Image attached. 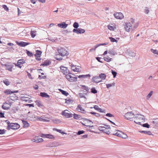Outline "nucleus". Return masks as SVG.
Wrapping results in <instances>:
<instances>
[{"mask_svg":"<svg viewBox=\"0 0 158 158\" xmlns=\"http://www.w3.org/2000/svg\"><path fill=\"white\" fill-rule=\"evenodd\" d=\"M42 53V52L39 50H37L36 51V53L35 55V57H37V56H40Z\"/></svg>","mask_w":158,"mask_h":158,"instance_id":"nucleus-34","label":"nucleus"},{"mask_svg":"<svg viewBox=\"0 0 158 158\" xmlns=\"http://www.w3.org/2000/svg\"><path fill=\"white\" fill-rule=\"evenodd\" d=\"M5 122L8 124L7 129L8 130H10V129H11L14 130H16L20 127V125L16 123H10L8 120H6Z\"/></svg>","mask_w":158,"mask_h":158,"instance_id":"nucleus-1","label":"nucleus"},{"mask_svg":"<svg viewBox=\"0 0 158 158\" xmlns=\"http://www.w3.org/2000/svg\"><path fill=\"white\" fill-rule=\"evenodd\" d=\"M84 131L83 130H80L78 131L77 133V135H80L84 133Z\"/></svg>","mask_w":158,"mask_h":158,"instance_id":"nucleus-52","label":"nucleus"},{"mask_svg":"<svg viewBox=\"0 0 158 158\" xmlns=\"http://www.w3.org/2000/svg\"><path fill=\"white\" fill-rule=\"evenodd\" d=\"M98 77H99L100 79L101 80H104L105 79L106 75V74L103 73H101L99 74Z\"/></svg>","mask_w":158,"mask_h":158,"instance_id":"nucleus-20","label":"nucleus"},{"mask_svg":"<svg viewBox=\"0 0 158 158\" xmlns=\"http://www.w3.org/2000/svg\"><path fill=\"white\" fill-rule=\"evenodd\" d=\"M153 120L152 123L156 127H158V118H154Z\"/></svg>","mask_w":158,"mask_h":158,"instance_id":"nucleus-19","label":"nucleus"},{"mask_svg":"<svg viewBox=\"0 0 158 158\" xmlns=\"http://www.w3.org/2000/svg\"><path fill=\"white\" fill-rule=\"evenodd\" d=\"M36 31L31 30L30 32V34L32 38H34L36 36Z\"/></svg>","mask_w":158,"mask_h":158,"instance_id":"nucleus-33","label":"nucleus"},{"mask_svg":"<svg viewBox=\"0 0 158 158\" xmlns=\"http://www.w3.org/2000/svg\"><path fill=\"white\" fill-rule=\"evenodd\" d=\"M6 131L5 129L0 130V134H3L5 133Z\"/></svg>","mask_w":158,"mask_h":158,"instance_id":"nucleus-58","label":"nucleus"},{"mask_svg":"<svg viewBox=\"0 0 158 158\" xmlns=\"http://www.w3.org/2000/svg\"><path fill=\"white\" fill-rule=\"evenodd\" d=\"M8 98L9 100L14 101L17 99V97L16 96L15 94H13L12 95H10Z\"/></svg>","mask_w":158,"mask_h":158,"instance_id":"nucleus-17","label":"nucleus"},{"mask_svg":"<svg viewBox=\"0 0 158 158\" xmlns=\"http://www.w3.org/2000/svg\"><path fill=\"white\" fill-rule=\"evenodd\" d=\"M41 137L44 138H54L55 137L52 135L47 134H44L42 133L39 134L38 135V136H36V137H37L38 138L39 137Z\"/></svg>","mask_w":158,"mask_h":158,"instance_id":"nucleus-6","label":"nucleus"},{"mask_svg":"<svg viewBox=\"0 0 158 158\" xmlns=\"http://www.w3.org/2000/svg\"><path fill=\"white\" fill-rule=\"evenodd\" d=\"M106 116H107V117H113V115L110 113H108L106 114Z\"/></svg>","mask_w":158,"mask_h":158,"instance_id":"nucleus-56","label":"nucleus"},{"mask_svg":"<svg viewBox=\"0 0 158 158\" xmlns=\"http://www.w3.org/2000/svg\"><path fill=\"white\" fill-rule=\"evenodd\" d=\"M22 122L24 125V126L23 127H27L29 126V124L28 123V122L27 121H25V120H23Z\"/></svg>","mask_w":158,"mask_h":158,"instance_id":"nucleus-30","label":"nucleus"},{"mask_svg":"<svg viewBox=\"0 0 158 158\" xmlns=\"http://www.w3.org/2000/svg\"><path fill=\"white\" fill-rule=\"evenodd\" d=\"M53 130H54V131H57L58 132H59L60 133H61L62 131L61 130L58 129H57L56 128H54L53 129Z\"/></svg>","mask_w":158,"mask_h":158,"instance_id":"nucleus-63","label":"nucleus"},{"mask_svg":"<svg viewBox=\"0 0 158 158\" xmlns=\"http://www.w3.org/2000/svg\"><path fill=\"white\" fill-rule=\"evenodd\" d=\"M51 64V62L50 60H46L44 62L42 65L44 66H47Z\"/></svg>","mask_w":158,"mask_h":158,"instance_id":"nucleus-24","label":"nucleus"},{"mask_svg":"<svg viewBox=\"0 0 158 158\" xmlns=\"http://www.w3.org/2000/svg\"><path fill=\"white\" fill-rule=\"evenodd\" d=\"M121 131H118L117 132H116V133H115V134H113L114 135L120 137V135L121 134Z\"/></svg>","mask_w":158,"mask_h":158,"instance_id":"nucleus-38","label":"nucleus"},{"mask_svg":"<svg viewBox=\"0 0 158 158\" xmlns=\"http://www.w3.org/2000/svg\"><path fill=\"white\" fill-rule=\"evenodd\" d=\"M134 116V114L132 113V112H128L124 115L125 118L127 120H130L131 121L133 120L132 119Z\"/></svg>","mask_w":158,"mask_h":158,"instance_id":"nucleus-4","label":"nucleus"},{"mask_svg":"<svg viewBox=\"0 0 158 158\" xmlns=\"http://www.w3.org/2000/svg\"><path fill=\"white\" fill-rule=\"evenodd\" d=\"M3 82L7 86L8 85L10 84L9 81L7 80H4L3 81Z\"/></svg>","mask_w":158,"mask_h":158,"instance_id":"nucleus-54","label":"nucleus"},{"mask_svg":"<svg viewBox=\"0 0 158 158\" xmlns=\"http://www.w3.org/2000/svg\"><path fill=\"white\" fill-rule=\"evenodd\" d=\"M114 16L116 18L118 19H122L124 17L123 14L121 12L115 13L114 14Z\"/></svg>","mask_w":158,"mask_h":158,"instance_id":"nucleus-9","label":"nucleus"},{"mask_svg":"<svg viewBox=\"0 0 158 158\" xmlns=\"http://www.w3.org/2000/svg\"><path fill=\"white\" fill-rule=\"evenodd\" d=\"M142 126L143 127H147V128H149V127H150V125L148 123H146L143 124L142 125Z\"/></svg>","mask_w":158,"mask_h":158,"instance_id":"nucleus-51","label":"nucleus"},{"mask_svg":"<svg viewBox=\"0 0 158 158\" xmlns=\"http://www.w3.org/2000/svg\"><path fill=\"white\" fill-rule=\"evenodd\" d=\"M57 26L60 28H65L68 26V24L66 23L65 22H62L58 24Z\"/></svg>","mask_w":158,"mask_h":158,"instance_id":"nucleus-14","label":"nucleus"},{"mask_svg":"<svg viewBox=\"0 0 158 158\" xmlns=\"http://www.w3.org/2000/svg\"><path fill=\"white\" fill-rule=\"evenodd\" d=\"M90 77V75L88 74L85 75H80L78 76V77L80 78L83 79L85 78Z\"/></svg>","mask_w":158,"mask_h":158,"instance_id":"nucleus-22","label":"nucleus"},{"mask_svg":"<svg viewBox=\"0 0 158 158\" xmlns=\"http://www.w3.org/2000/svg\"><path fill=\"white\" fill-rule=\"evenodd\" d=\"M115 83L114 82H113L111 84H107L106 85V88H109L110 87H112V86H114Z\"/></svg>","mask_w":158,"mask_h":158,"instance_id":"nucleus-41","label":"nucleus"},{"mask_svg":"<svg viewBox=\"0 0 158 158\" xmlns=\"http://www.w3.org/2000/svg\"><path fill=\"white\" fill-rule=\"evenodd\" d=\"M132 28V25L130 23H127L126 24L125 28L127 31H130V29H131Z\"/></svg>","mask_w":158,"mask_h":158,"instance_id":"nucleus-10","label":"nucleus"},{"mask_svg":"<svg viewBox=\"0 0 158 158\" xmlns=\"http://www.w3.org/2000/svg\"><path fill=\"white\" fill-rule=\"evenodd\" d=\"M73 26L75 28L74 29H77L79 26V25L77 22H75L74 23Z\"/></svg>","mask_w":158,"mask_h":158,"instance_id":"nucleus-37","label":"nucleus"},{"mask_svg":"<svg viewBox=\"0 0 158 158\" xmlns=\"http://www.w3.org/2000/svg\"><path fill=\"white\" fill-rule=\"evenodd\" d=\"M61 71L64 74H66L68 72L69 70H68V68L67 67H61L60 68Z\"/></svg>","mask_w":158,"mask_h":158,"instance_id":"nucleus-15","label":"nucleus"},{"mask_svg":"<svg viewBox=\"0 0 158 158\" xmlns=\"http://www.w3.org/2000/svg\"><path fill=\"white\" fill-rule=\"evenodd\" d=\"M31 141L32 142L36 143H40L43 142L44 141L43 139H31Z\"/></svg>","mask_w":158,"mask_h":158,"instance_id":"nucleus-23","label":"nucleus"},{"mask_svg":"<svg viewBox=\"0 0 158 158\" xmlns=\"http://www.w3.org/2000/svg\"><path fill=\"white\" fill-rule=\"evenodd\" d=\"M26 51L27 54L28 56L31 57L33 56V55L32 52H30L29 51L27 50H26Z\"/></svg>","mask_w":158,"mask_h":158,"instance_id":"nucleus-46","label":"nucleus"},{"mask_svg":"<svg viewBox=\"0 0 158 158\" xmlns=\"http://www.w3.org/2000/svg\"><path fill=\"white\" fill-rule=\"evenodd\" d=\"M96 59L98 62L100 63H103L100 60L101 59H102L101 58L97 57H96Z\"/></svg>","mask_w":158,"mask_h":158,"instance_id":"nucleus-59","label":"nucleus"},{"mask_svg":"<svg viewBox=\"0 0 158 158\" xmlns=\"http://www.w3.org/2000/svg\"><path fill=\"white\" fill-rule=\"evenodd\" d=\"M103 132L106 133L107 134H109L110 133L109 131L108 130V129H106V127L104 129V130Z\"/></svg>","mask_w":158,"mask_h":158,"instance_id":"nucleus-53","label":"nucleus"},{"mask_svg":"<svg viewBox=\"0 0 158 158\" xmlns=\"http://www.w3.org/2000/svg\"><path fill=\"white\" fill-rule=\"evenodd\" d=\"M91 92L92 93L96 94L97 93V91L94 87L92 88L91 89Z\"/></svg>","mask_w":158,"mask_h":158,"instance_id":"nucleus-40","label":"nucleus"},{"mask_svg":"<svg viewBox=\"0 0 158 158\" xmlns=\"http://www.w3.org/2000/svg\"><path fill=\"white\" fill-rule=\"evenodd\" d=\"M108 52L109 54L113 56L117 54L116 52L113 50H109Z\"/></svg>","mask_w":158,"mask_h":158,"instance_id":"nucleus-27","label":"nucleus"},{"mask_svg":"<svg viewBox=\"0 0 158 158\" xmlns=\"http://www.w3.org/2000/svg\"><path fill=\"white\" fill-rule=\"evenodd\" d=\"M14 64L15 65V66H17V67H18L19 68H22V66L20 65H19L18 64V62H17V63H14Z\"/></svg>","mask_w":158,"mask_h":158,"instance_id":"nucleus-62","label":"nucleus"},{"mask_svg":"<svg viewBox=\"0 0 158 158\" xmlns=\"http://www.w3.org/2000/svg\"><path fill=\"white\" fill-rule=\"evenodd\" d=\"M73 118L75 119H82V116L79 115L75 114H73Z\"/></svg>","mask_w":158,"mask_h":158,"instance_id":"nucleus-21","label":"nucleus"},{"mask_svg":"<svg viewBox=\"0 0 158 158\" xmlns=\"http://www.w3.org/2000/svg\"><path fill=\"white\" fill-rule=\"evenodd\" d=\"M109 39L110 40V41L111 42H117V40L116 39H115L114 38L110 37H109Z\"/></svg>","mask_w":158,"mask_h":158,"instance_id":"nucleus-45","label":"nucleus"},{"mask_svg":"<svg viewBox=\"0 0 158 158\" xmlns=\"http://www.w3.org/2000/svg\"><path fill=\"white\" fill-rule=\"evenodd\" d=\"M153 94V91H151L149 94L146 96V99L147 100H148L152 96Z\"/></svg>","mask_w":158,"mask_h":158,"instance_id":"nucleus-36","label":"nucleus"},{"mask_svg":"<svg viewBox=\"0 0 158 158\" xmlns=\"http://www.w3.org/2000/svg\"><path fill=\"white\" fill-rule=\"evenodd\" d=\"M69 111L68 110H65L62 112V114L67 118H70L73 117V114L69 113Z\"/></svg>","mask_w":158,"mask_h":158,"instance_id":"nucleus-7","label":"nucleus"},{"mask_svg":"<svg viewBox=\"0 0 158 158\" xmlns=\"http://www.w3.org/2000/svg\"><path fill=\"white\" fill-rule=\"evenodd\" d=\"M108 28L111 31H113L114 30L113 27L110 25H108Z\"/></svg>","mask_w":158,"mask_h":158,"instance_id":"nucleus-55","label":"nucleus"},{"mask_svg":"<svg viewBox=\"0 0 158 158\" xmlns=\"http://www.w3.org/2000/svg\"><path fill=\"white\" fill-rule=\"evenodd\" d=\"M71 69L73 71L77 72H79L80 69V68H76V65L75 66L74 65L71 64Z\"/></svg>","mask_w":158,"mask_h":158,"instance_id":"nucleus-16","label":"nucleus"},{"mask_svg":"<svg viewBox=\"0 0 158 158\" xmlns=\"http://www.w3.org/2000/svg\"><path fill=\"white\" fill-rule=\"evenodd\" d=\"M149 10L148 7H145L144 9V12L146 14H148L149 12Z\"/></svg>","mask_w":158,"mask_h":158,"instance_id":"nucleus-44","label":"nucleus"},{"mask_svg":"<svg viewBox=\"0 0 158 158\" xmlns=\"http://www.w3.org/2000/svg\"><path fill=\"white\" fill-rule=\"evenodd\" d=\"M22 99L23 101H27L28 100V98L25 97H22Z\"/></svg>","mask_w":158,"mask_h":158,"instance_id":"nucleus-60","label":"nucleus"},{"mask_svg":"<svg viewBox=\"0 0 158 158\" xmlns=\"http://www.w3.org/2000/svg\"><path fill=\"white\" fill-rule=\"evenodd\" d=\"M151 51L154 54H156L157 55L158 54V51H157V50L156 49H151Z\"/></svg>","mask_w":158,"mask_h":158,"instance_id":"nucleus-47","label":"nucleus"},{"mask_svg":"<svg viewBox=\"0 0 158 158\" xmlns=\"http://www.w3.org/2000/svg\"><path fill=\"white\" fill-rule=\"evenodd\" d=\"M105 128V127H104L101 126L99 127L98 129L100 131H103Z\"/></svg>","mask_w":158,"mask_h":158,"instance_id":"nucleus-49","label":"nucleus"},{"mask_svg":"<svg viewBox=\"0 0 158 158\" xmlns=\"http://www.w3.org/2000/svg\"><path fill=\"white\" fill-rule=\"evenodd\" d=\"M38 78L40 79H41L42 78H43V79H46V76H41V75H39V76Z\"/></svg>","mask_w":158,"mask_h":158,"instance_id":"nucleus-57","label":"nucleus"},{"mask_svg":"<svg viewBox=\"0 0 158 158\" xmlns=\"http://www.w3.org/2000/svg\"><path fill=\"white\" fill-rule=\"evenodd\" d=\"M27 76H28V77L29 78H30L31 79H33V78L31 77V75L30 73H29L28 72H27Z\"/></svg>","mask_w":158,"mask_h":158,"instance_id":"nucleus-61","label":"nucleus"},{"mask_svg":"<svg viewBox=\"0 0 158 158\" xmlns=\"http://www.w3.org/2000/svg\"><path fill=\"white\" fill-rule=\"evenodd\" d=\"M2 7L4 9V10H6V11H8V10H9L8 8L7 7V6L6 5H2Z\"/></svg>","mask_w":158,"mask_h":158,"instance_id":"nucleus-50","label":"nucleus"},{"mask_svg":"<svg viewBox=\"0 0 158 158\" xmlns=\"http://www.w3.org/2000/svg\"><path fill=\"white\" fill-rule=\"evenodd\" d=\"M81 88L84 90H85L86 91L88 92L89 90V87L87 86H86L85 85H81Z\"/></svg>","mask_w":158,"mask_h":158,"instance_id":"nucleus-35","label":"nucleus"},{"mask_svg":"<svg viewBox=\"0 0 158 158\" xmlns=\"http://www.w3.org/2000/svg\"><path fill=\"white\" fill-rule=\"evenodd\" d=\"M10 106V104L5 102L2 105V107L4 110H8L9 109Z\"/></svg>","mask_w":158,"mask_h":158,"instance_id":"nucleus-12","label":"nucleus"},{"mask_svg":"<svg viewBox=\"0 0 158 158\" xmlns=\"http://www.w3.org/2000/svg\"><path fill=\"white\" fill-rule=\"evenodd\" d=\"M73 31L77 34H81L84 33L85 32V30L82 28H79L77 29H74L73 30Z\"/></svg>","mask_w":158,"mask_h":158,"instance_id":"nucleus-8","label":"nucleus"},{"mask_svg":"<svg viewBox=\"0 0 158 158\" xmlns=\"http://www.w3.org/2000/svg\"><path fill=\"white\" fill-rule=\"evenodd\" d=\"M35 102L36 103V104L38 106L41 107L42 106V105L41 104V102L40 101L37 100Z\"/></svg>","mask_w":158,"mask_h":158,"instance_id":"nucleus-39","label":"nucleus"},{"mask_svg":"<svg viewBox=\"0 0 158 158\" xmlns=\"http://www.w3.org/2000/svg\"><path fill=\"white\" fill-rule=\"evenodd\" d=\"M71 73L69 72L68 74L66 75V79L70 82L76 81L77 80V78L76 77H72L70 74Z\"/></svg>","mask_w":158,"mask_h":158,"instance_id":"nucleus-5","label":"nucleus"},{"mask_svg":"<svg viewBox=\"0 0 158 158\" xmlns=\"http://www.w3.org/2000/svg\"><path fill=\"white\" fill-rule=\"evenodd\" d=\"M16 43L18 45L23 47H25L29 44L28 43L22 41H21L20 42L16 41Z\"/></svg>","mask_w":158,"mask_h":158,"instance_id":"nucleus-11","label":"nucleus"},{"mask_svg":"<svg viewBox=\"0 0 158 158\" xmlns=\"http://www.w3.org/2000/svg\"><path fill=\"white\" fill-rule=\"evenodd\" d=\"M79 97L80 98H84V99L85 100V101L86 99V98L85 97V96L82 93H79Z\"/></svg>","mask_w":158,"mask_h":158,"instance_id":"nucleus-42","label":"nucleus"},{"mask_svg":"<svg viewBox=\"0 0 158 158\" xmlns=\"http://www.w3.org/2000/svg\"><path fill=\"white\" fill-rule=\"evenodd\" d=\"M77 109L78 110L79 109H80V110L81 111V112L82 113H85L84 112H85V110L83 109V108L81 107V106L80 105H78L77 106Z\"/></svg>","mask_w":158,"mask_h":158,"instance_id":"nucleus-26","label":"nucleus"},{"mask_svg":"<svg viewBox=\"0 0 158 158\" xmlns=\"http://www.w3.org/2000/svg\"><path fill=\"white\" fill-rule=\"evenodd\" d=\"M104 59L105 61L107 62H109L112 60V59L109 57V56H107L104 57Z\"/></svg>","mask_w":158,"mask_h":158,"instance_id":"nucleus-31","label":"nucleus"},{"mask_svg":"<svg viewBox=\"0 0 158 158\" xmlns=\"http://www.w3.org/2000/svg\"><path fill=\"white\" fill-rule=\"evenodd\" d=\"M144 117L140 114H138L134 117V121L137 124L141 125V122H143L144 121Z\"/></svg>","mask_w":158,"mask_h":158,"instance_id":"nucleus-2","label":"nucleus"},{"mask_svg":"<svg viewBox=\"0 0 158 158\" xmlns=\"http://www.w3.org/2000/svg\"><path fill=\"white\" fill-rule=\"evenodd\" d=\"M121 134L120 135V137L121 138H127L128 137L127 135L125 133L121 131Z\"/></svg>","mask_w":158,"mask_h":158,"instance_id":"nucleus-28","label":"nucleus"},{"mask_svg":"<svg viewBox=\"0 0 158 158\" xmlns=\"http://www.w3.org/2000/svg\"><path fill=\"white\" fill-rule=\"evenodd\" d=\"M111 73H112V74L113 76V77L115 78L117 75V72H115V71L112 70Z\"/></svg>","mask_w":158,"mask_h":158,"instance_id":"nucleus-48","label":"nucleus"},{"mask_svg":"<svg viewBox=\"0 0 158 158\" xmlns=\"http://www.w3.org/2000/svg\"><path fill=\"white\" fill-rule=\"evenodd\" d=\"M12 92L13 91H11L9 89H7L4 91V93L6 94H9L12 93Z\"/></svg>","mask_w":158,"mask_h":158,"instance_id":"nucleus-43","label":"nucleus"},{"mask_svg":"<svg viewBox=\"0 0 158 158\" xmlns=\"http://www.w3.org/2000/svg\"><path fill=\"white\" fill-rule=\"evenodd\" d=\"M59 90L63 95H64L65 96H67V95L69 94L68 92L64 90H62L61 89H59Z\"/></svg>","mask_w":158,"mask_h":158,"instance_id":"nucleus-29","label":"nucleus"},{"mask_svg":"<svg viewBox=\"0 0 158 158\" xmlns=\"http://www.w3.org/2000/svg\"><path fill=\"white\" fill-rule=\"evenodd\" d=\"M59 55L61 56H67L69 54V52L64 48H61L57 49Z\"/></svg>","mask_w":158,"mask_h":158,"instance_id":"nucleus-3","label":"nucleus"},{"mask_svg":"<svg viewBox=\"0 0 158 158\" xmlns=\"http://www.w3.org/2000/svg\"><path fill=\"white\" fill-rule=\"evenodd\" d=\"M5 66L6 67V69L7 70L10 71H12V69L13 68V66L7 64L5 65Z\"/></svg>","mask_w":158,"mask_h":158,"instance_id":"nucleus-32","label":"nucleus"},{"mask_svg":"<svg viewBox=\"0 0 158 158\" xmlns=\"http://www.w3.org/2000/svg\"><path fill=\"white\" fill-rule=\"evenodd\" d=\"M0 117L1 118H3L4 117V113H2L1 111H0Z\"/></svg>","mask_w":158,"mask_h":158,"instance_id":"nucleus-64","label":"nucleus"},{"mask_svg":"<svg viewBox=\"0 0 158 158\" xmlns=\"http://www.w3.org/2000/svg\"><path fill=\"white\" fill-rule=\"evenodd\" d=\"M92 80L94 83H99L102 81V80L100 79L98 76L93 77Z\"/></svg>","mask_w":158,"mask_h":158,"instance_id":"nucleus-13","label":"nucleus"},{"mask_svg":"<svg viewBox=\"0 0 158 158\" xmlns=\"http://www.w3.org/2000/svg\"><path fill=\"white\" fill-rule=\"evenodd\" d=\"M18 64L19 65L23 64L25 63V60L23 59H20L18 61Z\"/></svg>","mask_w":158,"mask_h":158,"instance_id":"nucleus-25","label":"nucleus"},{"mask_svg":"<svg viewBox=\"0 0 158 158\" xmlns=\"http://www.w3.org/2000/svg\"><path fill=\"white\" fill-rule=\"evenodd\" d=\"M40 95L43 97H45L48 98H50L49 96L45 92H41L40 94Z\"/></svg>","mask_w":158,"mask_h":158,"instance_id":"nucleus-18","label":"nucleus"}]
</instances>
